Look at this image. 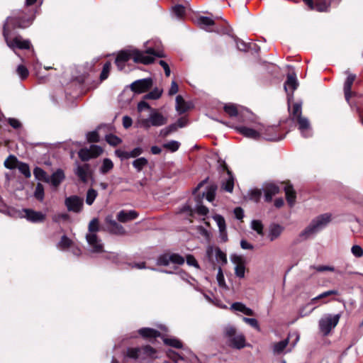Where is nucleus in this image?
Returning <instances> with one entry per match:
<instances>
[{
	"instance_id": "nucleus-53",
	"label": "nucleus",
	"mask_w": 363,
	"mask_h": 363,
	"mask_svg": "<svg viewBox=\"0 0 363 363\" xmlns=\"http://www.w3.org/2000/svg\"><path fill=\"white\" fill-rule=\"evenodd\" d=\"M242 320L251 327L255 328L257 330H260V327L257 319L244 317L242 318Z\"/></svg>"
},
{
	"instance_id": "nucleus-5",
	"label": "nucleus",
	"mask_w": 363,
	"mask_h": 363,
	"mask_svg": "<svg viewBox=\"0 0 363 363\" xmlns=\"http://www.w3.org/2000/svg\"><path fill=\"white\" fill-rule=\"evenodd\" d=\"M225 336L228 338L229 345L236 349H241L245 346V337L243 334L238 333L236 328L233 325H227L224 328Z\"/></svg>"
},
{
	"instance_id": "nucleus-19",
	"label": "nucleus",
	"mask_w": 363,
	"mask_h": 363,
	"mask_svg": "<svg viewBox=\"0 0 363 363\" xmlns=\"http://www.w3.org/2000/svg\"><path fill=\"white\" fill-rule=\"evenodd\" d=\"M310 9H315L319 12L327 11L329 4L324 0H303Z\"/></svg>"
},
{
	"instance_id": "nucleus-15",
	"label": "nucleus",
	"mask_w": 363,
	"mask_h": 363,
	"mask_svg": "<svg viewBox=\"0 0 363 363\" xmlns=\"http://www.w3.org/2000/svg\"><path fill=\"white\" fill-rule=\"evenodd\" d=\"M298 124V130L301 131V135L304 138L311 136V127L309 121L307 118L299 116L298 118L295 120Z\"/></svg>"
},
{
	"instance_id": "nucleus-41",
	"label": "nucleus",
	"mask_w": 363,
	"mask_h": 363,
	"mask_svg": "<svg viewBox=\"0 0 363 363\" xmlns=\"http://www.w3.org/2000/svg\"><path fill=\"white\" fill-rule=\"evenodd\" d=\"M98 195V192L94 189H89L86 195V203L91 206Z\"/></svg>"
},
{
	"instance_id": "nucleus-10",
	"label": "nucleus",
	"mask_w": 363,
	"mask_h": 363,
	"mask_svg": "<svg viewBox=\"0 0 363 363\" xmlns=\"http://www.w3.org/2000/svg\"><path fill=\"white\" fill-rule=\"evenodd\" d=\"M230 261L235 265V274L238 278H244L245 273V259L242 255L233 254L230 255Z\"/></svg>"
},
{
	"instance_id": "nucleus-17",
	"label": "nucleus",
	"mask_w": 363,
	"mask_h": 363,
	"mask_svg": "<svg viewBox=\"0 0 363 363\" xmlns=\"http://www.w3.org/2000/svg\"><path fill=\"white\" fill-rule=\"evenodd\" d=\"M106 223L107 224L108 230L114 234L124 235L125 231L123 227L118 224L115 220L113 219L112 216H107L106 218Z\"/></svg>"
},
{
	"instance_id": "nucleus-55",
	"label": "nucleus",
	"mask_w": 363,
	"mask_h": 363,
	"mask_svg": "<svg viewBox=\"0 0 363 363\" xmlns=\"http://www.w3.org/2000/svg\"><path fill=\"white\" fill-rule=\"evenodd\" d=\"M72 245V240L69 239L67 236H62L61 238V240L60 241L58 244V247L61 249H66L71 246Z\"/></svg>"
},
{
	"instance_id": "nucleus-43",
	"label": "nucleus",
	"mask_w": 363,
	"mask_h": 363,
	"mask_svg": "<svg viewBox=\"0 0 363 363\" xmlns=\"http://www.w3.org/2000/svg\"><path fill=\"white\" fill-rule=\"evenodd\" d=\"M162 93V89L155 88L152 91H150L148 94H147L146 95H145L144 99L155 100V99H159L161 96Z\"/></svg>"
},
{
	"instance_id": "nucleus-64",
	"label": "nucleus",
	"mask_w": 363,
	"mask_h": 363,
	"mask_svg": "<svg viewBox=\"0 0 363 363\" xmlns=\"http://www.w3.org/2000/svg\"><path fill=\"white\" fill-rule=\"evenodd\" d=\"M261 195H262L261 190L253 189L250 192V199L257 202L259 201Z\"/></svg>"
},
{
	"instance_id": "nucleus-34",
	"label": "nucleus",
	"mask_w": 363,
	"mask_h": 363,
	"mask_svg": "<svg viewBox=\"0 0 363 363\" xmlns=\"http://www.w3.org/2000/svg\"><path fill=\"white\" fill-rule=\"evenodd\" d=\"M139 333L144 337H156L160 335L157 330L149 328L140 329Z\"/></svg>"
},
{
	"instance_id": "nucleus-56",
	"label": "nucleus",
	"mask_w": 363,
	"mask_h": 363,
	"mask_svg": "<svg viewBox=\"0 0 363 363\" xmlns=\"http://www.w3.org/2000/svg\"><path fill=\"white\" fill-rule=\"evenodd\" d=\"M111 62H106L104 65L103 70H102V72L101 73V76H100V78L101 80H104L108 77L110 69H111Z\"/></svg>"
},
{
	"instance_id": "nucleus-62",
	"label": "nucleus",
	"mask_w": 363,
	"mask_h": 363,
	"mask_svg": "<svg viewBox=\"0 0 363 363\" xmlns=\"http://www.w3.org/2000/svg\"><path fill=\"white\" fill-rule=\"evenodd\" d=\"M351 251L357 257H361L363 255V249L359 245L352 246Z\"/></svg>"
},
{
	"instance_id": "nucleus-48",
	"label": "nucleus",
	"mask_w": 363,
	"mask_h": 363,
	"mask_svg": "<svg viewBox=\"0 0 363 363\" xmlns=\"http://www.w3.org/2000/svg\"><path fill=\"white\" fill-rule=\"evenodd\" d=\"M16 73L22 80L26 79L29 74L28 69L21 65L18 66Z\"/></svg>"
},
{
	"instance_id": "nucleus-63",
	"label": "nucleus",
	"mask_w": 363,
	"mask_h": 363,
	"mask_svg": "<svg viewBox=\"0 0 363 363\" xmlns=\"http://www.w3.org/2000/svg\"><path fill=\"white\" fill-rule=\"evenodd\" d=\"M313 269H315L317 272H325V271H330V272H334L335 268L333 267L330 266H324V265H320V266H313L312 267Z\"/></svg>"
},
{
	"instance_id": "nucleus-27",
	"label": "nucleus",
	"mask_w": 363,
	"mask_h": 363,
	"mask_svg": "<svg viewBox=\"0 0 363 363\" xmlns=\"http://www.w3.org/2000/svg\"><path fill=\"white\" fill-rule=\"evenodd\" d=\"M230 309L232 311L241 312L246 315H254L255 314L254 311L251 308L247 307L244 303L241 302L233 303L230 306Z\"/></svg>"
},
{
	"instance_id": "nucleus-26",
	"label": "nucleus",
	"mask_w": 363,
	"mask_h": 363,
	"mask_svg": "<svg viewBox=\"0 0 363 363\" xmlns=\"http://www.w3.org/2000/svg\"><path fill=\"white\" fill-rule=\"evenodd\" d=\"M64 172L59 169L50 177V182L54 187H57L65 179Z\"/></svg>"
},
{
	"instance_id": "nucleus-16",
	"label": "nucleus",
	"mask_w": 363,
	"mask_h": 363,
	"mask_svg": "<svg viewBox=\"0 0 363 363\" xmlns=\"http://www.w3.org/2000/svg\"><path fill=\"white\" fill-rule=\"evenodd\" d=\"M298 86V82L294 74H288L287 80L284 84V89L288 95L289 101L293 97V93Z\"/></svg>"
},
{
	"instance_id": "nucleus-32",
	"label": "nucleus",
	"mask_w": 363,
	"mask_h": 363,
	"mask_svg": "<svg viewBox=\"0 0 363 363\" xmlns=\"http://www.w3.org/2000/svg\"><path fill=\"white\" fill-rule=\"evenodd\" d=\"M339 292L337 290H329L327 291H324L316 296V299H318L321 301V304H325L330 301L327 298L331 296L338 295Z\"/></svg>"
},
{
	"instance_id": "nucleus-20",
	"label": "nucleus",
	"mask_w": 363,
	"mask_h": 363,
	"mask_svg": "<svg viewBox=\"0 0 363 363\" xmlns=\"http://www.w3.org/2000/svg\"><path fill=\"white\" fill-rule=\"evenodd\" d=\"M23 212L25 213L24 217L31 222H42L45 218V215L40 211H35L31 209H25L23 210Z\"/></svg>"
},
{
	"instance_id": "nucleus-31",
	"label": "nucleus",
	"mask_w": 363,
	"mask_h": 363,
	"mask_svg": "<svg viewBox=\"0 0 363 363\" xmlns=\"http://www.w3.org/2000/svg\"><path fill=\"white\" fill-rule=\"evenodd\" d=\"M318 233L311 223L299 235L302 240H307Z\"/></svg>"
},
{
	"instance_id": "nucleus-23",
	"label": "nucleus",
	"mask_w": 363,
	"mask_h": 363,
	"mask_svg": "<svg viewBox=\"0 0 363 363\" xmlns=\"http://www.w3.org/2000/svg\"><path fill=\"white\" fill-rule=\"evenodd\" d=\"M176 110L179 114H182L191 108V104L184 100L182 96L176 97Z\"/></svg>"
},
{
	"instance_id": "nucleus-11",
	"label": "nucleus",
	"mask_w": 363,
	"mask_h": 363,
	"mask_svg": "<svg viewBox=\"0 0 363 363\" xmlns=\"http://www.w3.org/2000/svg\"><path fill=\"white\" fill-rule=\"evenodd\" d=\"M86 239L91 253H101L104 252V245L95 233H87Z\"/></svg>"
},
{
	"instance_id": "nucleus-24",
	"label": "nucleus",
	"mask_w": 363,
	"mask_h": 363,
	"mask_svg": "<svg viewBox=\"0 0 363 363\" xmlns=\"http://www.w3.org/2000/svg\"><path fill=\"white\" fill-rule=\"evenodd\" d=\"M355 74H349L344 84L345 96L347 102H349L350 99L352 96L351 88L354 81L355 80Z\"/></svg>"
},
{
	"instance_id": "nucleus-25",
	"label": "nucleus",
	"mask_w": 363,
	"mask_h": 363,
	"mask_svg": "<svg viewBox=\"0 0 363 363\" xmlns=\"http://www.w3.org/2000/svg\"><path fill=\"white\" fill-rule=\"evenodd\" d=\"M138 214L135 211H121L117 215V219L122 223L135 219Z\"/></svg>"
},
{
	"instance_id": "nucleus-35",
	"label": "nucleus",
	"mask_w": 363,
	"mask_h": 363,
	"mask_svg": "<svg viewBox=\"0 0 363 363\" xmlns=\"http://www.w3.org/2000/svg\"><path fill=\"white\" fill-rule=\"evenodd\" d=\"M20 162L13 155H9L4 161V167L9 169H13L18 167Z\"/></svg>"
},
{
	"instance_id": "nucleus-28",
	"label": "nucleus",
	"mask_w": 363,
	"mask_h": 363,
	"mask_svg": "<svg viewBox=\"0 0 363 363\" xmlns=\"http://www.w3.org/2000/svg\"><path fill=\"white\" fill-rule=\"evenodd\" d=\"M197 22L203 29L210 32L215 31L214 29L211 28V26H214V21L212 18L207 16H200L197 19Z\"/></svg>"
},
{
	"instance_id": "nucleus-54",
	"label": "nucleus",
	"mask_w": 363,
	"mask_h": 363,
	"mask_svg": "<svg viewBox=\"0 0 363 363\" xmlns=\"http://www.w3.org/2000/svg\"><path fill=\"white\" fill-rule=\"evenodd\" d=\"M99 230V220L96 218L92 219L89 224V233H95Z\"/></svg>"
},
{
	"instance_id": "nucleus-9",
	"label": "nucleus",
	"mask_w": 363,
	"mask_h": 363,
	"mask_svg": "<svg viewBox=\"0 0 363 363\" xmlns=\"http://www.w3.org/2000/svg\"><path fill=\"white\" fill-rule=\"evenodd\" d=\"M103 152L102 148L96 145H91L89 148H82L79 151V157L83 161H88L91 158L99 156Z\"/></svg>"
},
{
	"instance_id": "nucleus-59",
	"label": "nucleus",
	"mask_w": 363,
	"mask_h": 363,
	"mask_svg": "<svg viewBox=\"0 0 363 363\" xmlns=\"http://www.w3.org/2000/svg\"><path fill=\"white\" fill-rule=\"evenodd\" d=\"M174 13L178 17L181 18L185 12V8L181 5H177L172 9Z\"/></svg>"
},
{
	"instance_id": "nucleus-45",
	"label": "nucleus",
	"mask_w": 363,
	"mask_h": 363,
	"mask_svg": "<svg viewBox=\"0 0 363 363\" xmlns=\"http://www.w3.org/2000/svg\"><path fill=\"white\" fill-rule=\"evenodd\" d=\"M34 196L35 197L42 201L44 199V188H43V186L42 184L40 183H38L36 186H35V192H34Z\"/></svg>"
},
{
	"instance_id": "nucleus-52",
	"label": "nucleus",
	"mask_w": 363,
	"mask_h": 363,
	"mask_svg": "<svg viewBox=\"0 0 363 363\" xmlns=\"http://www.w3.org/2000/svg\"><path fill=\"white\" fill-rule=\"evenodd\" d=\"M213 219L218 226L219 231H222L226 229L225 221L223 216L220 215H216L213 216Z\"/></svg>"
},
{
	"instance_id": "nucleus-14",
	"label": "nucleus",
	"mask_w": 363,
	"mask_h": 363,
	"mask_svg": "<svg viewBox=\"0 0 363 363\" xmlns=\"http://www.w3.org/2000/svg\"><path fill=\"white\" fill-rule=\"evenodd\" d=\"M74 172L79 179L84 183H86L89 181V177L91 176L90 166L88 164H84L82 165L77 164Z\"/></svg>"
},
{
	"instance_id": "nucleus-7",
	"label": "nucleus",
	"mask_w": 363,
	"mask_h": 363,
	"mask_svg": "<svg viewBox=\"0 0 363 363\" xmlns=\"http://www.w3.org/2000/svg\"><path fill=\"white\" fill-rule=\"evenodd\" d=\"M340 314L331 315L327 314L319 320V328L320 332L324 335H328L330 331L337 325Z\"/></svg>"
},
{
	"instance_id": "nucleus-58",
	"label": "nucleus",
	"mask_w": 363,
	"mask_h": 363,
	"mask_svg": "<svg viewBox=\"0 0 363 363\" xmlns=\"http://www.w3.org/2000/svg\"><path fill=\"white\" fill-rule=\"evenodd\" d=\"M216 279L218 283V285L221 287H225V281L224 279V275L223 274L222 269L219 267L218 274L216 276Z\"/></svg>"
},
{
	"instance_id": "nucleus-33",
	"label": "nucleus",
	"mask_w": 363,
	"mask_h": 363,
	"mask_svg": "<svg viewBox=\"0 0 363 363\" xmlns=\"http://www.w3.org/2000/svg\"><path fill=\"white\" fill-rule=\"evenodd\" d=\"M33 174L38 180L50 182V176L40 167H35L33 170Z\"/></svg>"
},
{
	"instance_id": "nucleus-61",
	"label": "nucleus",
	"mask_w": 363,
	"mask_h": 363,
	"mask_svg": "<svg viewBox=\"0 0 363 363\" xmlns=\"http://www.w3.org/2000/svg\"><path fill=\"white\" fill-rule=\"evenodd\" d=\"M115 154L117 157L121 158V160H127V159L130 158L129 152H128V151H125V150H116L115 151Z\"/></svg>"
},
{
	"instance_id": "nucleus-46",
	"label": "nucleus",
	"mask_w": 363,
	"mask_h": 363,
	"mask_svg": "<svg viewBox=\"0 0 363 363\" xmlns=\"http://www.w3.org/2000/svg\"><path fill=\"white\" fill-rule=\"evenodd\" d=\"M251 228L259 235H263V225L260 220H254L251 222Z\"/></svg>"
},
{
	"instance_id": "nucleus-1",
	"label": "nucleus",
	"mask_w": 363,
	"mask_h": 363,
	"mask_svg": "<svg viewBox=\"0 0 363 363\" xmlns=\"http://www.w3.org/2000/svg\"><path fill=\"white\" fill-rule=\"evenodd\" d=\"M31 18H24V13L20 11H14L12 15L7 18L4 28V36L7 45L15 51L16 48L23 50L29 49L31 46L28 40L23 39L21 35L11 36L9 33V28H24L29 26L32 23Z\"/></svg>"
},
{
	"instance_id": "nucleus-13",
	"label": "nucleus",
	"mask_w": 363,
	"mask_h": 363,
	"mask_svg": "<svg viewBox=\"0 0 363 363\" xmlns=\"http://www.w3.org/2000/svg\"><path fill=\"white\" fill-rule=\"evenodd\" d=\"M152 85L150 78L136 80L130 84V89L135 93H143L148 90Z\"/></svg>"
},
{
	"instance_id": "nucleus-2",
	"label": "nucleus",
	"mask_w": 363,
	"mask_h": 363,
	"mask_svg": "<svg viewBox=\"0 0 363 363\" xmlns=\"http://www.w3.org/2000/svg\"><path fill=\"white\" fill-rule=\"evenodd\" d=\"M155 57H163L164 54L162 51L155 50L153 48H148L145 51H140L137 49H129L121 51L116 59V64L120 70L123 69L125 66L126 62L130 58L135 62H140L145 65L152 63Z\"/></svg>"
},
{
	"instance_id": "nucleus-51",
	"label": "nucleus",
	"mask_w": 363,
	"mask_h": 363,
	"mask_svg": "<svg viewBox=\"0 0 363 363\" xmlns=\"http://www.w3.org/2000/svg\"><path fill=\"white\" fill-rule=\"evenodd\" d=\"M164 342L166 345L175 348H181L182 347V343L175 338H166L164 340Z\"/></svg>"
},
{
	"instance_id": "nucleus-8",
	"label": "nucleus",
	"mask_w": 363,
	"mask_h": 363,
	"mask_svg": "<svg viewBox=\"0 0 363 363\" xmlns=\"http://www.w3.org/2000/svg\"><path fill=\"white\" fill-rule=\"evenodd\" d=\"M184 263V258L176 253H166L161 255L157 259V264L167 266L170 264L181 265Z\"/></svg>"
},
{
	"instance_id": "nucleus-49",
	"label": "nucleus",
	"mask_w": 363,
	"mask_h": 363,
	"mask_svg": "<svg viewBox=\"0 0 363 363\" xmlns=\"http://www.w3.org/2000/svg\"><path fill=\"white\" fill-rule=\"evenodd\" d=\"M106 140L112 146H116L121 143V138L112 134L107 135L106 136Z\"/></svg>"
},
{
	"instance_id": "nucleus-50",
	"label": "nucleus",
	"mask_w": 363,
	"mask_h": 363,
	"mask_svg": "<svg viewBox=\"0 0 363 363\" xmlns=\"http://www.w3.org/2000/svg\"><path fill=\"white\" fill-rule=\"evenodd\" d=\"M180 146V143L175 140H171L167 143L163 145V147L167 150H169L172 152L177 151Z\"/></svg>"
},
{
	"instance_id": "nucleus-4",
	"label": "nucleus",
	"mask_w": 363,
	"mask_h": 363,
	"mask_svg": "<svg viewBox=\"0 0 363 363\" xmlns=\"http://www.w3.org/2000/svg\"><path fill=\"white\" fill-rule=\"evenodd\" d=\"M236 130L243 136L250 139L258 140L260 138H263L265 140H274L277 138L275 136L263 133L264 125L261 123H255V128L244 125L239 126L236 128Z\"/></svg>"
},
{
	"instance_id": "nucleus-18",
	"label": "nucleus",
	"mask_w": 363,
	"mask_h": 363,
	"mask_svg": "<svg viewBox=\"0 0 363 363\" xmlns=\"http://www.w3.org/2000/svg\"><path fill=\"white\" fill-rule=\"evenodd\" d=\"M330 221V216L329 214H323L311 221V224L314 226L318 233L323 229Z\"/></svg>"
},
{
	"instance_id": "nucleus-12",
	"label": "nucleus",
	"mask_w": 363,
	"mask_h": 363,
	"mask_svg": "<svg viewBox=\"0 0 363 363\" xmlns=\"http://www.w3.org/2000/svg\"><path fill=\"white\" fill-rule=\"evenodd\" d=\"M65 206L68 211L79 213L83 206V199L77 196H72L66 198Z\"/></svg>"
},
{
	"instance_id": "nucleus-42",
	"label": "nucleus",
	"mask_w": 363,
	"mask_h": 363,
	"mask_svg": "<svg viewBox=\"0 0 363 363\" xmlns=\"http://www.w3.org/2000/svg\"><path fill=\"white\" fill-rule=\"evenodd\" d=\"M17 168L18 169L19 172L25 176V177H30L31 173L28 164L20 162Z\"/></svg>"
},
{
	"instance_id": "nucleus-57",
	"label": "nucleus",
	"mask_w": 363,
	"mask_h": 363,
	"mask_svg": "<svg viewBox=\"0 0 363 363\" xmlns=\"http://www.w3.org/2000/svg\"><path fill=\"white\" fill-rule=\"evenodd\" d=\"M177 130L176 125H170L168 127L160 130V135L162 137L167 136L169 133Z\"/></svg>"
},
{
	"instance_id": "nucleus-36",
	"label": "nucleus",
	"mask_w": 363,
	"mask_h": 363,
	"mask_svg": "<svg viewBox=\"0 0 363 363\" xmlns=\"http://www.w3.org/2000/svg\"><path fill=\"white\" fill-rule=\"evenodd\" d=\"M147 164L148 161L145 157L138 158L133 162V166L138 172L143 170V169L145 167Z\"/></svg>"
},
{
	"instance_id": "nucleus-39",
	"label": "nucleus",
	"mask_w": 363,
	"mask_h": 363,
	"mask_svg": "<svg viewBox=\"0 0 363 363\" xmlns=\"http://www.w3.org/2000/svg\"><path fill=\"white\" fill-rule=\"evenodd\" d=\"M113 167V162L110 159L106 158L103 160L102 165L100 168V172L103 174H106L110 172Z\"/></svg>"
},
{
	"instance_id": "nucleus-22",
	"label": "nucleus",
	"mask_w": 363,
	"mask_h": 363,
	"mask_svg": "<svg viewBox=\"0 0 363 363\" xmlns=\"http://www.w3.org/2000/svg\"><path fill=\"white\" fill-rule=\"evenodd\" d=\"M284 231V227L279 224H272L269 228L268 238L270 241L277 240Z\"/></svg>"
},
{
	"instance_id": "nucleus-37",
	"label": "nucleus",
	"mask_w": 363,
	"mask_h": 363,
	"mask_svg": "<svg viewBox=\"0 0 363 363\" xmlns=\"http://www.w3.org/2000/svg\"><path fill=\"white\" fill-rule=\"evenodd\" d=\"M289 341L287 339L281 340L279 342L274 344L273 345V352L276 354H281L286 347Z\"/></svg>"
},
{
	"instance_id": "nucleus-47",
	"label": "nucleus",
	"mask_w": 363,
	"mask_h": 363,
	"mask_svg": "<svg viewBox=\"0 0 363 363\" xmlns=\"http://www.w3.org/2000/svg\"><path fill=\"white\" fill-rule=\"evenodd\" d=\"M301 115V104L296 103L294 104L292 108V118L294 121L298 118Z\"/></svg>"
},
{
	"instance_id": "nucleus-60",
	"label": "nucleus",
	"mask_w": 363,
	"mask_h": 363,
	"mask_svg": "<svg viewBox=\"0 0 363 363\" xmlns=\"http://www.w3.org/2000/svg\"><path fill=\"white\" fill-rule=\"evenodd\" d=\"M86 139L91 143L98 142L99 140V136L96 131H93L87 133Z\"/></svg>"
},
{
	"instance_id": "nucleus-3",
	"label": "nucleus",
	"mask_w": 363,
	"mask_h": 363,
	"mask_svg": "<svg viewBox=\"0 0 363 363\" xmlns=\"http://www.w3.org/2000/svg\"><path fill=\"white\" fill-rule=\"evenodd\" d=\"M126 356L140 363H147L157 357V351L149 345L142 347H129L127 349Z\"/></svg>"
},
{
	"instance_id": "nucleus-21",
	"label": "nucleus",
	"mask_w": 363,
	"mask_h": 363,
	"mask_svg": "<svg viewBox=\"0 0 363 363\" xmlns=\"http://www.w3.org/2000/svg\"><path fill=\"white\" fill-rule=\"evenodd\" d=\"M264 198L266 201H271L272 197L279 191V188L275 184L268 183L264 186Z\"/></svg>"
},
{
	"instance_id": "nucleus-6",
	"label": "nucleus",
	"mask_w": 363,
	"mask_h": 363,
	"mask_svg": "<svg viewBox=\"0 0 363 363\" xmlns=\"http://www.w3.org/2000/svg\"><path fill=\"white\" fill-rule=\"evenodd\" d=\"M167 123V118L155 109L151 110L148 118L140 121V125L146 129L151 126H162Z\"/></svg>"
},
{
	"instance_id": "nucleus-30",
	"label": "nucleus",
	"mask_w": 363,
	"mask_h": 363,
	"mask_svg": "<svg viewBox=\"0 0 363 363\" xmlns=\"http://www.w3.org/2000/svg\"><path fill=\"white\" fill-rule=\"evenodd\" d=\"M284 191L286 200L289 204L292 206L294 204L296 200V192L294 191L293 186L288 183H286L284 186Z\"/></svg>"
},
{
	"instance_id": "nucleus-40",
	"label": "nucleus",
	"mask_w": 363,
	"mask_h": 363,
	"mask_svg": "<svg viewBox=\"0 0 363 363\" xmlns=\"http://www.w3.org/2000/svg\"><path fill=\"white\" fill-rule=\"evenodd\" d=\"M215 255L216 261L220 264L221 265H225L227 264V256L226 254L222 252L220 248L216 247Z\"/></svg>"
},
{
	"instance_id": "nucleus-29",
	"label": "nucleus",
	"mask_w": 363,
	"mask_h": 363,
	"mask_svg": "<svg viewBox=\"0 0 363 363\" xmlns=\"http://www.w3.org/2000/svg\"><path fill=\"white\" fill-rule=\"evenodd\" d=\"M223 169L227 171L228 177L223 184V189L228 192H232L234 187V177L225 164H223Z\"/></svg>"
},
{
	"instance_id": "nucleus-38",
	"label": "nucleus",
	"mask_w": 363,
	"mask_h": 363,
	"mask_svg": "<svg viewBox=\"0 0 363 363\" xmlns=\"http://www.w3.org/2000/svg\"><path fill=\"white\" fill-rule=\"evenodd\" d=\"M262 131H263V133H267V134H269L270 135H273V136H275L277 138L274 140H272V141L280 140H281L283 138L281 137H279L277 135L278 126H277V125L267 126V127H265L264 125V130Z\"/></svg>"
},
{
	"instance_id": "nucleus-44",
	"label": "nucleus",
	"mask_w": 363,
	"mask_h": 363,
	"mask_svg": "<svg viewBox=\"0 0 363 363\" xmlns=\"http://www.w3.org/2000/svg\"><path fill=\"white\" fill-rule=\"evenodd\" d=\"M224 111L227 114H228L230 117L236 116L238 114V109L237 106L234 104H226L224 106Z\"/></svg>"
}]
</instances>
